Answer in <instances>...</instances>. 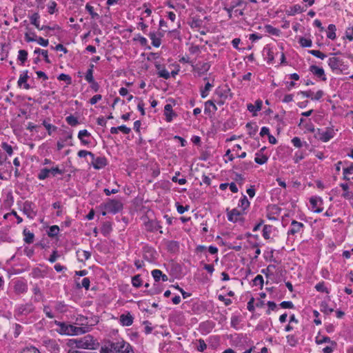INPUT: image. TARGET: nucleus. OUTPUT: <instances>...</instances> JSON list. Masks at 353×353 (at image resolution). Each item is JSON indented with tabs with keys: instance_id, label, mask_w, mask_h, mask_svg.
Here are the masks:
<instances>
[{
	"instance_id": "1",
	"label": "nucleus",
	"mask_w": 353,
	"mask_h": 353,
	"mask_svg": "<svg viewBox=\"0 0 353 353\" xmlns=\"http://www.w3.org/2000/svg\"><path fill=\"white\" fill-rule=\"evenodd\" d=\"M54 323L58 327L57 332L61 335L74 336L86 333L88 327H77L65 322L54 321Z\"/></svg>"
},
{
	"instance_id": "2",
	"label": "nucleus",
	"mask_w": 353,
	"mask_h": 353,
	"mask_svg": "<svg viewBox=\"0 0 353 353\" xmlns=\"http://www.w3.org/2000/svg\"><path fill=\"white\" fill-rule=\"evenodd\" d=\"M105 211L102 212V215L105 216L107 212L115 214L123 210V205L119 200L108 199L103 205Z\"/></svg>"
},
{
	"instance_id": "3",
	"label": "nucleus",
	"mask_w": 353,
	"mask_h": 353,
	"mask_svg": "<svg viewBox=\"0 0 353 353\" xmlns=\"http://www.w3.org/2000/svg\"><path fill=\"white\" fill-rule=\"evenodd\" d=\"M71 341H72V344L74 343L75 346L79 349H94L95 345L93 337L89 334L82 339L71 340Z\"/></svg>"
},
{
	"instance_id": "4",
	"label": "nucleus",
	"mask_w": 353,
	"mask_h": 353,
	"mask_svg": "<svg viewBox=\"0 0 353 353\" xmlns=\"http://www.w3.org/2000/svg\"><path fill=\"white\" fill-rule=\"evenodd\" d=\"M110 346L114 353H131L132 352L131 345L123 340L112 342Z\"/></svg>"
},
{
	"instance_id": "5",
	"label": "nucleus",
	"mask_w": 353,
	"mask_h": 353,
	"mask_svg": "<svg viewBox=\"0 0 353 353\" xmlns=\"http://www.w3.org/2000/svg\"><path fill=\"white\" fill-rule=\"evenodd\" d=\"M335 135L332 128H326L325 130L318 128L315 134L316 138L323 142H327Z\"/></svg>"
},
{
	"instance_id": "6",
	"label": "nucleus",
	"mask_w": 353,
	"mask_h": 353,
	"mask_svg": "<svg viewBox=\"0 0 353 353\" xmlns=\"http://www.w3.org/2000/svg\"><path fill=\"white\" fill-rule=\"evenodd\" d=\"M34 310V307L32 303L19 305L14 310V316H27L32 312Z\"/></svg>"
},
{
	"instance_id": "7",
	"label": "nucleus",
	"mask_w": 353,
	"mask_h": 353,
	"mask_svg": "<svg viewBox=\"0 0 353 353\" xmlns=\"http://www.w3.org/2000/svg\"><path fill=\"white\" fill-rule=\"evenodd\" d=\"M34 208L35 205L32 201H26L23 203L22 211L29 219H32L37 215Z\"/></svg>"
},
{
	"instance_id": "8",
	"label": "nucleus",
	"mask_w": 353,
	"mask_h": 353,
	"mask_svg": "<svg viewBox=\"0 0 353 353\" xmlns=\"http://www.w3.org/2000/svg\"><path fill=\"white\" fill-rule=\"evenodd\" d=\"M143 259L150 263L154 261L157 257V251L150 246H144L143 248Z\"/></svg>"
},
{
	"instance_id": "9",
	"label": "nucleus",
	"mask_w": 353,
	"mask_h": 353,
	"mask_svg": "<svg viewBox=\"0 0 353 353\" xmlns=\"http://www.w3.org/2000/svg\"><path fill=\"white\" fill-rule=\"evenodd\" d=\"M243 212L234 208L232 210L227 209L228 219L230 222L236 223L238 221H243L244 219L241 217Z\"/></svg>"
},
{
	"instance_id": "10",
	"label": "nucleus",
	"mask_w": 353,
	"mask_h": 353,
	"mask_svg": "<svg viewBox=\"0 0 353 353\" xmlns=\"http://www.w3.org/2000/svg\"><path fill=\"white\" fill-rule=\"evenodd\" d=\"M91 159V164L96 170L102 169L108 165V160L105 157H95V155L94 154V158Z\"/></svg>"
},
{
	"instance_id": "11",
	"label": "nucleus",
	"mask_w": 353,
	"mask_h": 353,
	"mask_svg": "<svg viewBox=\"0 0 353 353\" xmlns=\"http://www.w3.org/2000/svg\"><path fill=\"white\" fill-rule=\"evenodd\" d=\"M327 63L332 72L341 71L340 67L343 64V61L339 58L336 57H331L328 59Z\"/></svg>"
},
{
	"instance_id": "12",
	"label": "nucleus",
	"mask_w": 353,
	"mask_h": 353,
	"mask_svg": "<svg viewBox=\"0 0 353 353\" xmlns=\"http://www.w3.org/2000/svg\"><path fill=\"white\" fill-rule=\"evenodd\" d=\"M305 225L301 222L293 220L291 223V228L288 232V235H294L303 230Z\"/></svg>"
},
{
	"instance_id": "13",
	"label": "nucleus",
	"mask_w": 353,
	"mask_h": 353,
	"mask_svg": "<svg viewBox=\"0 0 353 353\" xmlns=\"http://www.w3.org/2000/svg\"><path fill=\"white\" fill-rule=\"evenodd\" d=\"M309 70L316 77L321 79L322 81H325L327 78L325 74V71L322 68H319L315 65L310 66Z\"/></svg>"
},
{
	"instance_id": "14",
	"label": "nucleus",
	"mask_w": 353,
	"mask_h": 353,
	"mask_svg": "<svg viewBox=\"0 0 353 353\" xmlns=\"http://www.w3.org/2000/svg\"><path fill=\"white\" fill-rule=\"evenodd\" d=\"M146 229L150 232H154L159 230L160 233H163V231L161 230L162 226L160 224V222L156 220L148 221L145 223Z\"/></svg>"
},
{
	"instance_id": "15",
	"label": "nucleus",
	"mask_w": 353,
	"mask_h": 353,
	"mask_svg": "<svg viewBox=\"0 0 353 353\" xmlns=\"http://www.w3.org/2000/svg\"><path fill=\"white\" fill-rule=\"evenodd\" d=\"M164 114L165 116V121L167 122H171L173 117H176L177 115L172 110V106L171 104H166L164 107Z\"/></svg>"
},
{
	"instance_id": "16",
	"label": "nucleus",
	"mask_w": 353,
	"mask_h": 353,
	"mask_svg": "<svg viewBox=\"0 0 353 353\" xmlns=\"http://www.w3.org/2000/svg\"><path fill=\"white\" fill-rule=\"evenodd\" d=\"M322 203L323 201L321 197L312 196L310 199V203L312 205V210L315 213H320L323 211L322 208H318V203Z\"/></svg>"
},
{
	"instance_id": "17",
	"label": "nucleus",
	"mask_w": 353,
	"mask_h": 353,
	"mask_svg": "<svg viewBox=\"0 0 353 353\" xmlns=\"http://www.w3.org/2000/svg\"><path fill=\"white\" fill-rule=\"evenodd\" d=\"M14 289L17 294H23L28 291V285L23 281H17L14 284Z\"/></svg>"
},
{
	"instance_id": "18",
	"label": "nucleus",
	"mask_w": 353,
	"mask_h": 353,
	"mask_svg": "<svg viewBox=\"0 0 353 353\" xmlns=\"http://www.w3.org/2000/svg\"><path fill=\"white\" fill-rule=\"evenodd\" d=\"M134 318L130 314V313L128 314H122L120 316V323L123 326H130L133 323Z\"/></svg>"
},
{
	"instance_id": "19",
	"label": "nucleus",
	"mask_w": 353,
	"mask_h": 353,
	"mask_svg": "<svg viewBox=\"0 0 353 353\" xmlns=\"http://www.w3.org/2000/svg\"><path fill=\"white\" fill-rule=\"evenodd\" d=\"M262 105H263L262 101L261 99H257L255 101V104L254 105H253L252 103H248L247 105V109L250 112H252L253 115L255 116L256 115V112H258V111H260L261 110Z\"/></svg>"
},
{
	"instance_id": "20",
	"label": "nucleus",
	"mask_w": 353,
	"mask_h": 353,
	"mask_svg": "<svg viewBox=\"0 0 353 353\" xmlns=\"http://www.w3.org/2000/svg\"><path fill=\"white\" fill-rule=\"evenodd\" d=\"M155 68L158 70L157 74L159 77H162L165 79H168L170 77V73L161 64L155 63Z\"/></svg>"
},
{
	"instance_id": "21",
	"label": "nucleus",
	"mask_w": 353,
	"mask_h": 353,
	"mask_svg": "<svg viewBox=\"0 0 353 353\" xmlns=\"http://www.w3.org/2000/svg\"><path fill=\"white\" fill-rule=\"evenodd\" d=\"M159 37L157 36V33L154 32H151L149 33V37L152 40V44L155 48H159L161 44V37H163V34L159 33Z\"/></svg>"
},
{
	"instance_id": "22",
	"label": "nucleus",
	"mask_w": 353,
	"mask_h": 353,
	"mask_svg": "<svg viewBox=\"0 0 353 353\" xmlns=\"http://www.w3.org/2000/svg\"><path fill=\"white\" fill-rule=\"evenodd\" d=\"M306 10L305 8L300 6L299 4L294 5L290 8V10L286 11L287 14L290 16H294L297 13H301Z\"/></svg>"
},
{
	"instance_id": "23",
	"label": "nucleus",
	"mask_w": 353,
	"mask_h": 353,
	"mask_svg": "<svg viewBox=\"0 0 353 353\" xmlns=\"http://www.w3.org/2000/svg\"><path fill=\"white\" fill-rule=\"evenodd\" d=\"M91 136L90 133L87 130H80L78 133V138L81 141V143L83 145H88L90 141L88 140H84V137H90Z\"/></svg>"
},
{
	"instance_id": "24",
	"label": "nucleus",
	"mask_w": 353,
	"mask_h": 353,
	"mask_svg": "<svg viewBox=\"0 0 353 353\" xmlns=\"http://www.w3.org/2000/svg\"><path fill=\"white\" fill-rule=\"evenodd\" d=\"M340 187L343 189L344 192L342 194V196L347 200H351V198L353 196V192L349 191V186L347 183H341Z\"/></svg>"
},
{
	"instance_id": "25",
	"label": "nucleus",
	"mask_w": 353,
	"mask_h": 353,
	"mask_svg": "<svg viewBox=\"0 0 353 353\" xmlns=\"http://www.w3.org/2000/svg\"><path fill=\"white\" fill-rule=\"evenodd\" d=\"M263 30L265 32L274 36H279L281 33V30L279 29L276 28L270 24L264 26Z\"/></svg>"
},
{
	"instance_id": "26",
	"label": "nucleus",
	"mask_w": 353,
	"mask_h": 353,
	"mask_svg": "<svg viewBox=\"0 0 353 353\" xmlns=\"http://www.w3.org/2000/svg\"><path fill=\"white\" fill-rule=\"evenodd\" d=\"M315 342L319 345L322 344L323 343H330L331 345L333 347H336L337 345L335 341H332L330 338L328 336H322L321 338H320L319 336H316L315 339Z\"/></svg>"
},
{
	"instance_id": "27",
	"label": "nucleus",
	"mask_w": 353,
	"mask_h": 353,
	"mask_svg": "<svg viewBox=\"0 0 353 353\" xmlns=\"http://www.w3.org/2000/svg\"><path fill=\"white\" fill-rule=\"evenodd\" d=\"M23 234L24 236L23 240H24L25 243H28V244L33 243L34 235L32 232L28 230L27 229H24L23 231Z\"/></svg>"
},
{
	"instance_id": "28",
	"label": "nucleus",
	"mask_w": 353,
	"mask_h": 353,
	"mask_svg": "<svg viewBox=\"0 0 353 353\" xmlns=\"http://www.w3.org/2000/svg\"><path fill=\"white\" fill-rule=\"evenodd\" d=\"M54 309L59 313H65L67 312L68 306L64 301H57L54 305Z\"/></svg>"
},
{
	"instance_id": "29",
	"label": "nucleus",
	"mask_w": 353,
	"mask_h": 353,
	"mask_svg": "<svg viewBox=\"0 0 353 353\" xmlns=\"http://www.w3.org/2000/svg\"><path fill=\"white\" fill-rule=\"evenodd\" d=\"M327 37L332 40H334L336 39V26L334 24H330L327 28Z\"/></svg>"
},
{
	"instance_id": "30",
	"label": "nucleus",
	"mask_w": 353,
	"mask_h": 353,
	"mask_svg": "<svg viewBox=\"0 0 353 353\" xmlns=\"http://www.w3.org/2000/svg\"><path fill=\"white\" fill-rule=\"evenodd\" d=\"M210 68V64L208 62L203 63L199 67L196 69L199 75L201 76L207 72Z\"/></svg>"
},
{
	"instance_id": "31",
	"label": "nucleus",
	"mask_w": 353,
	"mask_h": 353,
	"mask_svg": "<svg viewBox=\"0 0 353 353\" xmlns=\"http://www.w3.org/2000/svg\"><path fill=\"white\" fill-rule=\"evenodd\" d=\"M40 18V16L39 13L35 12L32 14L30 17V23L34 25L37 29L41 30V27L39 25V19Z\"/></svg>"
},
{
	"instance_id": "32",
	"label": "nucleus",
	"mask_w": 353,
	"mask_h": 353,
	"mask_svg": "<svg viewBox=\"0 0 353 353\" xmlns=\"http://www.w3.org/2000/svg\"><path fill=\"white\" fill-rule=\"evenodd\" d=\"M94 65L90 64L89 65V68L88 69L86 74L85 75V80L90 83L94 81V77H93V71H94Z\"/></svg>"
},
{
	"instance_id": "33",
	"label": "nucleus",
	"mask_w": 353,
	"mask_h": 353,
	"mask_svg": "<svg viewBox=\"0 0 353 353\" xmlns=\"http://www.w3.org/2000/svg\"><path fill=\"white\" fill-rule=\"evenodd\" d=\"M28 59V52L25 50H19L17 59L21 62V65H23Z\"/></svg>"
},
{
	"instance_id": "34",
	"label": "nucleus",
	"mask_w": 353,
	"mask_h": 353,
	"mask_svg": "<svg viewBox=\"0 0 353 353\" xmlns=\"http://www.w3.org/2000/svg\"><path fill=\"white\" fill-rule=\"evenodd\" d=\"M250 201H248L245 195H243L241 199L239 200V206L241 207L243 211L245 210L250 206Z\"/></svg>"
},
{
	"instance_id": "35",
	"label": "nucleus",
	"mask_w": 353,
	"mask_h": 353,
	"mask_svg": "<svg viewBox=\"0 0 353 353\" xmlns=\"http://www.w3.org/2000/svg\"><path fill=\"white\" fill-rule=\"evenodd\" d=\"M50 174V169L45 168L40 170V171L38 174L37 178L39 180H44L49 176Z\"/></svg>"
},
{
	"instance_id": "36",
	"label": "nucleus",
	"mask_w": 353,
	"mask_h": 353,
	"mask_svg": "<svg viewBox=\"0 0 353 353\" xmlns=\"http://www.w3.org/2000/svg\"><path fill=\"white\" fill-rule=\"evenodd\" d=\"M272 230V225H265L263 228V237L266 240L270 239Z\"/></svg>"
},
{
	"instance_id": "37",
	"label": "nucleus",
	"mask_w": 353,
	"mask_h": 353,
	"mask_svg": "<svg viewBox=\"0 0 353 353\" xmlns=\"http://www.w3.org/2000/svg\"><path fill=\"white\" fill-rule=\"evenodd\" d=\"M212 84L210 82H207L205 85V87L201 90V96L203 99H205L208 97L209 91L212 88Z\"/></svg>"
},
{
	"instance_id": "38",
	"label": "nucleus",
	"mask_w": 353,
	"mask_h": 353,
	"mask_svg": "<svg viewBox=\"0 0 353 353\" xmlns=\"http://www.w3.org/2000/svg\"><path fill=\"white\" fill-rule=\"evenodd\" d=\"M42 125L46 128L49 135H51L52 132H54L57 130V126L48 123L46 120L43 121Z\"/></svg>"
},
{
	"instance_id": "39",
	"label": "nucleus",
	"mask_w": 353,
	"mask_h": 353,
	"mask_svg": "<svg viewBox=\"0 0 353 353\" xmlns=\"http://www.w3.org/2000/svg\"><path fill=\"white\" fill-rule=\"evenodd\" d=\"M268 160V157L263 154H256L254 161L259 165L265 164Z\"/></svg>"
},
{
	"instance_id": "40",
	"label": "nucleus",
	"mask_w": 353,
	"mask_h": 353,
	"mask_svg": "<svg viewBox=\"0 0 353 353\" xmlns=\"http://www.w3.org/2000/svg\"><path fill=\"white\" fill-rule=\"evenodd\" d=\"M34 54H41V57H43L44 60H45V61L46 63H51L50 60L48 58V51L47 50H42V49H40V48H36L34 50Z\"/></svg>"
},
{
	"instance_id": "41",
	"label": "nucleus",
	"mask_w": 353,
	"mask_h": 353,
	"mask_svg": "<svg viewBox=\"0 0 353 353\" xmlns=\"http://www.w3.org/2000/svg\"><path fill=\"white\" fill-rule=\"evenodd\" d=\"M208 106H212V109H213L214 112H216L217 110V107L214 103V102L211 100H209V101H207L206 102H205L204 112L205 114H208L211 112V110Z\"/></svg>"
},
{
	"instance_id": "42",
	"label": "nucleus",
	"mask_w": 353,
	"mask_h": 353,
	"mask_svg": "<svg viewBox=\"0 0 353 353\" xmlns=\"http://www.w3.org/2000/svg\"><path fill=\"white\" fill-rule=\"evenodd\" d=\"M132 284L135 288H140L142 285V279L140 274L135 275L132 278Z\"/></svg>"
},
{
	"instance_id": "43",
	"label": "nucleus",
	"mask_w": 353,
	"mask_h": 353,
	"mask_svg": "<svg viewBox=\"0 0 353 353\" xmlns=\"http://www.w3.org/2000/svg\"><path fill=\"white\" fill-rule=\"evenodd\" d=\"M314 288L316 291L320 292H325L326 294H329V290L325 286V283L323 281L319 282L317 284H316Z\"/></svg>"
},
{
	"instance_id": "44",
	"label": "nucleus",
	"mask_w": 353,
	"mask_h": 353,
	"mask_svg": "<svg viewBox=\"0 0 353 353\" xmlns=\"http://www.w3.org/2000/svg\"><path fill=\"white\" fill-rule=\"evenodd\" d=\"M59 232V228L57 225H52L50 227L49 230L48 231V235L50 237L56 236Z\"/></svg>"
},
{
	"instance_id": "45",
	"label": "nucleus",
	"mask_w": 353,
	"mask_h": 353,
	"mask_svg": "<svg viewBox=\"0 0 353 353\" xmlns=\"http://www.w3.org/2000/svg\"><path fill=\"white\" fill-rule=\"evenodd\" d=\"M65 121L68 123V124H69L71 126H76L77 125H78L79 123L77 118L72 114L70 116H68L65 118Z\"/></svg>"
},
{
	"instance_id": "46",
	"label": "nucleus",
	"mask_w": 353,
	"mask_h": 353,
	"mask_svg": "<svg viewBox=\"0 0 353 353\" xmlns=\"http://www.w3.org/2000/svg\"><path fill=\"white\" fill-rule=\"evenodd\" d=\"M299 44L302 46V47H305V48H309V47H311L312 45V40L310 39H306L305 37H301L299 39Z\"/></svg>"
},
{
	"instance_id": "47",
	"label": "nucleus",
	"mask_w": 353,
	"mask_h": 353,
	"mask_svg": "<svg viewBox=\"0 0 353 353\" xmlns=\"http://www.w3.org/2000/svg\"><path fill=\"white\" fill-rule=\"evenodd\" d=\"M240 322H241V319H240L239 316H238L236 315H232V317H231V322H230L232 327L237 330L238 329V325L240 323Z\"/></svg>"
},
{
	"instance_id": "48",
	"label": "nucleus",
	"mask_w": 353,
	"mask_h": 353,
	"mask_svg": "<svg viewBox=\"0 0 353 353\" xmlns=\"http://www.w3.org/2000/svg\"><path fill=\"white\" fill-rule=\"evenodd\" d=\"M308 53L321 59H324L326 57V54L316 50H308Z\"/></svg>"
},
{
	"instance_id": "49",
	"label": "nucleus",
	"mask_w": 353,
	"mask_h": 353,
	"mask_svg": "<svg viewBox=\"0 0 353 353\" xmlns=\"http://www.w3.org/2000/svg\"><path fill=\"white\" fill-rule=\"evenodd\" d=\"M276 265L270 264L266 268L261 270V273L265 274L267 277L273 274L272 269H274Z\"/></svg>"
},
{
	"instance_id": "50",
	"label": "nucleus",
	"mask_w": 353,
	"mask_h": 353,
	"mask_svg": "<svg viewBox=\"0 0 353 353\" xmlns=\"http://www.w3.org/2000/svg\"><path fill=\"white\" fill-rule=\"evenodd\" d=\"M246 128L249 130V134L252 137L254 136L258 131V126L257 125L253 126L252 124L250 123H248L246 124Z\"/></svg>"
},
{
	"instance_id": "51",
	"label": "nucleus",
	"mask_w": 353,
	"mask_h": 353,
	"mask_svg": "<svg viewBox=\"0 0 353 353\" xmlns=\"http://www.w3.org/2000/svg\"><path fill=\"white\" fill-rule=\"evenodd\" d=\"M86 10L89 12V14L91 15V17L92 19H98L99 17V14L95 12L94 11V8L90 6L89 3H87L85 6Z\"/></svg>"
},
{
	"instance_id": "52",
	"label": "nucleus",
	"mask_w": 353,
	"mask_h": 353,
	"mask_svg": "<svg viewBox=\"0 0 353 353\" xmlns=\"http://www.w3.org/2000/svg\"><path fill=\"white\" fill-rule=\"evenodd\" d=\"M32 291H33L34 294L36 296L34 298V301L37 302L40 301L43 296L40 288L38 286H35L33 288Z\"/></svg>"
},
{
	"instance_id": "53",
	"label": "nucleus",
	"mask_w": 353,
	"mask_h": 353,
	"mask_svg": "<svg viewBox=\"0 0 353 353\" xmlns=\"http://www.w3.org/2000/svg\"><path fill=\"white\" fill-rule=\"evenodd\" d=\"M90 281L89 278L85 277L82 279L81 285L77 283V287L79 288H84L85 290H88L90 288Z\"/></svg>"
},
{
	"instance_id": "54",
	"label": "nucleus",
	"mask_w": 353,
	"mask_h": 353,
	"mask_svg": "<svg viewBox=\"0 0 353 353\" xmlns=\"http://www.w3.org/2000/svg\"><path fill=\"white\" fill-rule=\"evenodd\" d=\"M111 231H112L111 223L110 222L104 223L103 226H102V228H101L102 233L103 234H106L110 233Z\"/></svg>"
},
{
	"instance_id": "55",
	"label": "nucleus",
	"mask_w": 353,
	"mask_h": 353,
	"mask_svg": "<svg viewBox=\"0 0 353 353\" xmlns=\"http://www.w3.org/2000/svg\"><path fill=\"white\" fill-rule=\"evenodd\" d=\"M1 148L7 152L9 156H11L13 153V149L12 145H9L6 142L1 143Z\"/></svg>"
},
{
	"instance_id": "56",
	"label": "nucleus",
	"mask_w": 353,
	"mask_h": 353,
	"mask_svg": "<svg viewBox=\"0 0 353 353\" xmlns=\"http://www.w3.org/2000/svg\"><path fill=\"white\" fill-rule=\"evenodd\" d=\"M253 285L255 286L260 285L261 288L263 285V278L261 275L258 274L256 276V277L253 279Z\"/></svg>"
},
{
	"instance_id": "57",
	"label": "nucleus",
	"mask_w": 353,
	"mask_h": 353,
	"mask_svg": "<svg viewBox=\"0 0 353 353\" xmlns=\"http://www.w3.org/2000/svg\"><path fill=\"white\" fill-rule=\"evenodd\" d=\"M267 50L266 59L268 63H271L274 61V52L270 48H264V52Z\"/></svg>"
},
{
	"instance_id": "58",
	"label": "nucleus",
	"mask_w": 353,
	"mask_h": 353,
	"mask_svg": "<svg viewBox=\"0 0 353 353\" xmlns=\"http://www.w3.org/2000/svg\"><path fill=\"white\" fill-rule=\"evenodd\" d=\"M57 79L59 81H65L67 83V84H70L72 83L71 77L68 74H63V73L60 74L59 75V77H57Z\"/></svg>"
},
{
	"instance_id": "59",
	"label": "nucleus",
	"mask_w": 353,
	"mask_h": 353,
	"mask_svg": "<svg viewBox=\"0 0 353 353\" xmlns=\"http://www.w3.org/2000/svg\"><path fill=\"white\" fill-rule=\"evenodd\" d=\"M199 345L196 347V350L199 352H204L207 348V345L205 342V341L202 339H200L198 340Z\"/></svg>"
},
{
	"instance_id": "60",
	"label": "nucleus",
	"mask_w": 353,
	"mask_h": 353,
	"mask_svg": "<svg viewBox=\"0 0 353 353\" xmlns=\"http://www.w3.org/2000/svg\"><path fill=\"white\" fill-rule=\"evenodd\" d=\"M29 76L28 75V70L25 72L23 74H21L19 77V79L18 80V85L21 86V85L27 81L28 79Z\"/></svg>"
},
{
	"instance_id": "61",
	"label": "nucleus",
	"mask_w": 353,
	"mask_h": 353,
	"mask_svg": "<svg viewBox=\"0 0 353 353\" xmlns=\"http://www.w3.org/2000/svg\"><path fill=\"white\" fill-rule=\"evenodd\" d=\"M20 353H41L39 350L33 346L27 347L21 350Z\"/></svg>"
},
{
	"instance_id": "62",
	"label": "nucleus",
	"mask_w": 353,
	"mask_h": 353,
	"mask_svg": "<svg viewBox=\"0 0 353 353\" xmlns=\"http://www.w3.org/2000/svg\"><path fill=\"white\" fill-rule=\"evenodd\" d=\"M134 40L139 41L140 44L143 46H146L148 43L147 39L144 37L141 36L140 34H137L136 37L134 38Z\"/></svg>"
},
{
	"instance_id": "63",
	"label": "nucleus",
	"mask_w": 353,
	"mask_h": 353,
	"mask_svg": "<svg viewBox=\"0 0 353 353\" xmlns=\"http://www.w3.org/2000/svg\"><path fill=\"white\" fill-rule=\"evenodd\" d=\"M267 305L268 307V309L266 311L267 314H270L271 311H274L277 309V305L274 301H268Z\"/></svg>"
},
{
	"instance_id": "64",
	"label": "nucleus",
	"mask_w": 353,
	"mask_h": 353,
	"mask_svg": "<svg viewBox=\"0 0 353 353\" xmlns=\"http://www.w3.org/2000/svg\"><path fill=\"white\" fill-rule=\"evenodd\" d=\"M161 272L162 271L157 269L152 271V276L156 282H159L161 280Z\"/></svg>"
}]
</instances>
